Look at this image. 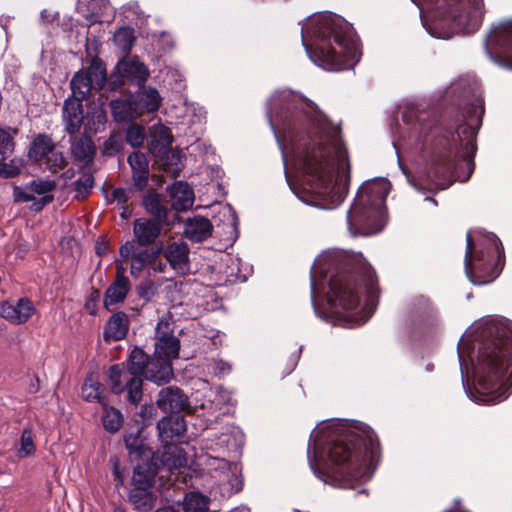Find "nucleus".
<instances>
[{
	"label": "nucleus",
	"mask_w": 512,
	"mask_h": 512,
	"mask_svg": "<svg viewBox=\"0 0 512 512\" xmlns=\"http://www.w3.org/2000/svg\"><path fill=\"white\" fill-rule=\"evenodd\" d=\"M267 118L286 164L287 156L304 188L300 199L314 207L334 209L348 193L349 161L339 126L311 101L290 90L275 92Z\"/></svg>",
	"instance_id": "f257e3e1"
},
{
	"label": "nucleus",
	"mask_w": 512,
	"mask_h": 512,
	"mask_svg": "<svg viewBox=\"0 0 512 512\" xmlns=\"http://www.w3.org/2000/svg\"><path fill=\"white\" fill-rule=\"evenodd\" d=\"M462 383L468 398L494 405L512 393V322L496 316L476 320L457 346Z\"/></svg>",
	"instance_id": "f03ea898"
},
{
	"label": "nucleus",
	"mask_w": 512,
	"mask_h": 512,
	"mask_svg": "<svg viewBox=\"0 0 512 512\" xmlns=\"http://www.w3.org/2000/svg\"><path fill=\"white\" fill-rule=\"evenodd\" d=\"M378 441L374 431L358 421L338 420L314 429L308 441L307 458L313 474L326 484L354 488L370 480L367 465Z\"/></svg>",
	"instance_id": "7ed1b4c3"
},
{
	"label": "nucleus",
	"mask_w": 512,
	"mask_h": 512,
	"mask_svg": "<svg viewBox=\"0 0 512 512\" xmlns=\"http://www.w3.org/2000/svg\"><path fill=\"white\" fill-rule=\"evenodd\" d=\"M484 108L480 99L468 104L463 111L464 124L454 132L441 134L435 144L425 179L422 183L409 182L418 191L436 192L448 188L454 181H467L474 169L476 136L482 124Z\"/></svg>",
	"instance_id": "20e7f679"
},
{
	"label": "nucleus",
	"mask_w": 512,
	"mask_h": 512,
	"mask_svg": "<svg viewBox=\"0 0 512 512\" xmlns=\"http://www.w3.org/2000/svg\"><path fill=\"white\" fill-rule=\"evenodd\" d=\"M301 39L310 60L324 70H347L359 60L353 27L331 12L310 18L301 28Z\"/></svg>",
	"instance_id": "39448f33"
},
{
	"label": "nucleus",
	"mask_w": 512,
	"mask_h": 512,
	"mask_svg": "<svg viewBox=\"0 0 512 512\" xmlns=\"http://www.w3.org/2000/svg\"><path fill=\"white\" fill-rule=\"evenodd\" d=\"M311 288H376L378 277L361 253L323 251L311 267Z\"/></svg>",
	"instance_id": "423d86ee"
},
{
	"label": "nucleus",
	"mask_w": 512,
	"mask_h": 512,
	"mask_svg": "<svg viewBox=\"0 0 512 512\" xmlns=\"http://www.w3.org/2000/svg\"><path fill=\"white\" fill-rule=\"evenodd\" d=\"M419 9L423 26L438 39L473 33L480 27L483 0H411Z\"/></svg>",
	"instance_id": "0eeeda50"
},
{
	"label": "nucleus",
	"mask_w": 512,
	"mask_h": 512,
	"mask_svg": "<svg viewBox=\"0 0 512 512\" xmlns=\"http://www.w3.org/2000/svg\"><path fill=\"white\" fill-rule=\"evenodd\" d=\"M378 290H311V302L320 318L346 317L355 326L365 324L378 305Z\"/></svg>",
	"instance_id": "6e6552de"
},
{
	"label": "nucleus",
	"mask_w": 512,
	"mask_h": 512,
	"mask_svg": "<svg viewBox=\"0 0 512 512\" xmlns=\"http://www.w3.org/2000/svg\"><path fill=\"white\" fill-rule=\"evenodd\" d=\"M464 256L465 273L473 285H486L496 279L504 266L503 246L492 232H467Z\"/></svg>",
	"instance_id": "1a4fd4ad"
},
{
	"label": "nucleus",
	"mask_w": 512,
	"mask_h": 512,
	"mask_svg": "<svg viewBox=\"0 0 512 512\" xmlns=\"http://www.w3.org/2000/svg\"><path fill=\"white\" fill-rule=\"evenodd\" d=\"M388 183L382 180L363 183L347 212V226L353 236L376 234L386 225L385 201Z\"/></svg>",
	"instance_id": "9d476101"
},
{
	"label": "nucleus",
	"mask_w": 512,
	"mask_h": 512,
	"mask_svg": "<svg viewBox=\"0 0 512 512\" xmlns=\"http://www.w3.org/2000/svg\"><path fill=\"white\" fill-rule=\"evenodd\" d=\"M150 360L142 349L135 347L130 353L127 367L112 365L108 373L112 392L116 395L126 392V400L137 406L142 400L143 376Z\"/></svg>",
	"instance_id": "9b49d317"
},
{
	"label": "nucleus",
	"mask_w": 512,
	"mask_h": 512,
	"mask_svg": "<svg viewBox=\"0 0 512 512\" xmlns=\"http://www.w3.org/2000/svg\"><path fill=\"white\" fill-rule=\"evenodd\" d=\"M120 258L117 260V278L109 288H127L128 278L125 277L126 266L130 267L132 276L140 272L154 259V252L144 249L135 241H127L119 249Z\"/></svg>",
	"instance_id": "f8f14e48"
},
{
	"label": "nucleus",
	"mask_w": 512,
	"mask_h": 512,
	"mask_svg": "<svg viewBox=\"0 0 512 512\" xmlns=\"http://www.w3.org/2000/svg\"><path fill=\"white\" fill-rule=\"evenodd\" d=\"M29 159L39 165H45L51 172H58L66 165L62 152L57 151L52 138L44 133L36 135L30 144Z\"/></svg>",
	"instance_id": "ddd939ff"
},
{
	"label": "nucleus",
	"mask_w": 512,
	"mask_h": 512,
	"mask_svg": "<svg viewBox=\"0 0 512 512\" xmlns=\"http://www.w3.org/2000/svg\"><path fill=\"white\" fill-rule=\"evenodd\" d=\"M487 46H491L498 57L488 51L489 57L498 65L512 70V19L499 24L487 37Z\"/></svg>",
	"instance_id": "4468645a"
},
{
	"label": "nucleus",
	"mask_w": 512,
	"mask_h": 512,
	"mask_svg": "<svg viewBox=\"0 0 512 512\" xmlns=\"http://www.w3.org/2000/svg\"><path fill=\"white\" fill-rule=\"evenodd\" d=\"M236 446V439L230 433H222L208 448L216 455L207 453L203 458V464L212 472L224 474L231 468L230 451Z\"/></svg>",
	"instance_id": "2eb2a0df"
},
{
	"label": "nucleus",
	"mask_w": 512,
	"mask_h": 512,
	"mask_svg": "<svg viewBox=\"0 0 512 512\" xmlns=\"http://www.w3.org/2000/svg\"><path fill=\"white\" fill-rule=\"evenodd\" d=\"M157 342L155 343V357L167 359L177 358L179 355L180 341L173 334L172 323L169 319L162 318L155 328Z\"/></svg>",
	"instance_id": "dca6fc26"
},
{
	"label": "nucleus",
	"mask_w": 512,
	"mask_h": 512,
	"mask_svg": "<svg viewBox=\"0 0 512 512\" xmlns=\"http://www.w3.org/2000/svg\"><path fill=\"white\" fill-rule=\"evenodd\" d=\"M35 312L33 302L26 297L0 302V317L13 325L26 323Z\"/></svg>",
	"instance_id": "f3484780"
},
{
	"label": "nucleus",
	"mask_w": 512,
	"mask_h": 512,
	"mask_svg": "<svg viewBox=\"0 0 512 512\" xmlns=\"http://www.w3.org/2000/svg\"><path fill=\"white\" fill-rule=\"evenodd\" d=\"M157 430L163 445H176L184 441L187 426L181 416H165L158 421Z\"/></svg>",
	"instance_id": "a211bd4d"
},
{
	"label": "nucleus",
	"mask_w": 512,
	"mask_h": 512,
	"mask_svg": "<svg viewBox=\"0 0 512 512\" xmlns=\"http://www.w3.org/2000/svg\"><path fill=\"white\" fill-rule=\"evenodd\" d=\"M156 402L159 409L165 413H179L190 408L187 395L176 386L162 388Z\"/></svg>",
	"instance_id": "6ab92c4d"
},
{
	"label": "nucleus",
	"mask_w": 512,
	"mask_h": 512,
	"mask_svg": "<svg viewBox=\"0 0 512 512\" xmlns=\"http://www.w3.org/2000/svg\"><path fill=\"white\" fill-rule=\"evenodd\" d=\"M164 256L170 267L177 273L183 275L190 269L189 247L184 241H174L167 245Z\"/></svg>",
	"instance_id": "aec40b11"
},
{
	"label": "nucleus",
	"mask_w": 512,
	"mask_h": 512,
	"mask_svg": "<svg viewBox=\"0 0 512 512\" xmlns=\"http://www.w3.org/2000/svg\"><path fill=\"white\" fill-rule=\"evenodd\" d=\"M70 150L74 161L81 163L84 167L89 166L94 159L96 147L92 138L83 134L79 137L71 136Z\"/></svg>",
	"instance_id": "412c9836"
},
{
	"label": "nucleus",
	"mask_w": 512,
	"mask_h": 512,
	"mask_svg": "<svg viewBox=\"0 0 512 512\" xmlns=\"http://www.w3.org/2000/svg\"><path fill=\"white\" fill-rule=\"evenodd\" d=\"M63 122L65 131L70 136H75L83 124V107L82 102L68 98L63 105Z\"/></svg>",
	"instance_id": "4be33fe9"
},
{
	"label": "nucleus",
	"mask_w": 512,
	"mask_h": 512,
	"mask_svg": "<svg viewBox=\"0 0 512 512\" xmlns=\"http://www.w3.org/2000/svg\"><path fill=\"white\" fill-rule=\"evenodd\" d=\"M171 205L176 211H186L193 206L194 191L183 181H177L168 187Z\"/></svg>",
	"instance_id": "5701e85b"
},
{
	"label": "nucleus",
	"mask_w": 512,
	"mask_h": 512,
	"mask_svg": "<svg viewBox=\"0 0 512 512\" xmlns=\"http://www.w3.org/2000/svg\"><path fill=\"white\" fill-rule=\"evenodd\" d=\"M128 164L132 171V179L138 190H143L149 179V164L144 153L133 152L128 156Z\"/></svg>",
	"instance_id": "b1692460"
},
{
	"label": "nucleus",
	"mask_w": 512,
	"mask_h": 512,
	"mask_svg": "<svg viewBox=\"0 0 512 512\" xmlns=\"http://www.w3.org/2000/svg\"><path fill=\"white\" fill-rule=\"evenodd\" d=\"M144 377L157 385L168 383L173 377L171 362L154 356L147 365Z\"/></svg>",
	"instance_id": "393cba45"
},
{
	"label": "nucleus",
	"mask_w": 512,
	"mask_h": 512,
	"mask_svg": "<svg viewBox=\"0 0 512 512\" xmlns=\"http://www.w3.org/2000/svg\"><path fill=\"white\" fill-rule=\"evenodd\" d=\"M53 196H42L36 198L35 192H33L30 183L25 185L13 187V200L16 203H28L31 202L30 209L35 212L41 211L47 204L52 202Z\"/></svg>",
	"instance_id": "a878e982"
},
{
	"label": "nucleus",
	"mask_w": 512,
	"mask_h": 512,
	"mask_svg": "<svg viewBox=\"0 0 512 512\" xmlns=\"http://www.w3.org/2000/svg\"><path fill=\"white\" fill-rule=\"evenodd\" d=\"M161 232V224L151 219L140 218L135 220L133 233L137 245L145 246L153 243Z\"/></svg>",
	"instance_id": "bb28decb"
},
{
	"label": "nucleus",
	"mask_w": 512,
	"mask_h": 512,
	"mask_svg": "<svg viewBox=\"0 0 512 512\" xmlns=\"http://www.w3.org/2000/svg\"><path fill=\"white\" fill-rule=\"evenodd\" d=\"M93 75L98 78V74L91 70L79 71L73 76L70 83L72 90L71 99L82 102L87 98L93 88Z\"/></svg>",
	"instance_id": "cd10ccee"
},
{
	"label": "nucleus",
	"mask_w": 512,
	"mask_h": 512,
	"mask_svg": "<svg viewBox=\"0 0 512 512\" xmlns=\"http://www.w3.org/2000/svg\"><path fill=\"white\" fill-rule=\"evenodd\" d=\"M212 229V224L207 218L195 216L185 223L184 234L192 241L201 242L211 235Z\"/></svg>",
	"instance_id": "c85d7f7f"
},
{
	"label": "nucleus",
	"mask_w": 512,
	"mask_h": 512,
	"mask_svg": "<svg viewBox=\"0 0 512 512\" xmlns=\"http://www.w3.org/2000/svg\"><path fill=\"white\" fill-rule=\"evenodd\" d=\"M128 329V316L124 312H117L108 320L103 335L106 340L119 341L125 338Z\"/></svg>",
	"instance_id": "c756f323"
},
{
	"label": "nucleus",
	"mask_w": 512,
	"mask_h": 512,
	"mask_svg": "<svg viewBox=\"0 0 512 512\" xmlns=\"http://www.w3.org/2000/svg\"><path fill=\"white\" fill-rule=\"evenodd\" d=\"M110 109L114 120L118 123H128L137 116L136 102L128 98L115 99L110 102Z\"/></svg>",
	"instance_id": "7c9ffc66"
},
{
	"label": "nucleus",
	"mask_w": 512,
	"mask_h": 512,
	"mask_svg": "<svg viewBox=\"0 0 512 512\" xmlns=\"http://www.w3.org/2000/svg\"><path fill=\"white\" fill-rule=\"evenodd\" d=\"M137 109L141 112H156L162 103V98L157 89L152 87H143L136 98Z\"/></svg>",
	"instance_id": "2f4dec72"
},
{
	"label": "nucleus",
	"mask_w": 512,
	"mask_h": 512,
	"mask_svg": "<svg viewBox=\"0 0 512 512\" xmlns=\"http://www.w3.org/2000/svg\"><path fill=\"white\" fill-rule=\"evenodd\" d=\"M159 459L161 464L168 470L184 467L187 463L184 449L174 444L163 445V451Z\"/></svg>",
	"instance_id": "473e14b6"
},
{
	"label": "nucleus",
	"mask_w": 512,
	"mask_h": 512,
	"mask_svg": "<svg viewBox=\"0 0 512 512\" xmlns=\"http://www.w3.org/2000/svg\"><path fill=\"white\" fill-rule=\"evenodd\" d=\"M122 69L127 77H129L132 81L137 82L139 85H143L149 77V71L147 67L137 57L129 58L123 61Z\"/></svg>",
	"instance_id": "72a5a7b5"
},
{
	"label": "nucleus",
	"mask_w": 512,
	"mask_h": 512,
	"mask_svg": "<svg viewBox=\"0 0 512 512\" xmlns=\"http://www.w3.org/2000/svg\"><path fill=\"white\" fill-rule=\"evenodd\" d=\"M104 391V386L94 379L92 375L88 376L82 385V397L88 402H98L101 405L107 403L102 395Z\"/></svg>",
	"instance_id": "f704fd0d"
},
{
	"label": "nucleus",
	"mask_w": 512,
	"mask_h": 512,
	"mask_svg": "<svg viewBox=\"0 0 512 512\" xmlns=\"http://www.w3.org/2000/svg\"><path fill=\"white\" fill-rule=\"evenodd\" d=\"M209 505V497L199 492H191L184 498L183 508L185 512H208Z\"/></svg>",
	"instance_id": "c9c22d12"
},
{
	"label": "nucleus",
	"mask_w": 512,
	"mask_h": 512,
	"mask_svg": "<svg viewBox=\"0 0 512 512\" xmlns=\"http://www.w3.org/2000/svg\"><path fill=\"white\" fill-rule=\"evenodd\" d=\"M103 406L102 413V424L104 428L111 433L118 431L122 425V414L119 410L114 407H110L105 403Z\"/></svg>",
	"instance_id": "e433bc0d"
},
{
	"label": "nucleus",
	"mask_w": 512,
	"mask_h": 512,
	"mask_svg": "<svg viewBox=\"0 0 512 512\" xmlns=\"http://www.w3.org/2000/svg\"><path fill=\"white\" fill-rule=\"evenodd\" d=\"M109 6L108 0H78L77 9L85 16L100 15L106 11Z\"/></svg>",
	"instance_id": "4c0bfd02"
},
{
	"label": "nucleus",
	"mask_w": 512,
	"mask_h": 512,
	"mask_svg": "<svg viewBox=\"0 0 512 512\" xmlns=\"http://www.w3.org/2000/svg\"><path fill=\"white\" fill-rule=\"evenodd\" d=\"M146 210L152 214L158 222L166 219L167 209L163 204L161 197L157 194L149 195L144 199Z\"/></svg>",
	"instance_id": "58836bf2"
},
{
	"label": "nucleus",
	"mask_w": 512,
	"mask_h": 512,
	"mask_svg": "<svg viewBox=\"0 0 512 512\" xmlns=\"http://www.w3.org/2000/svg\"><path fill=\"white\" fill-rule=\"evenodd\" d=\"M158 136V139L151 140L150 149L152 151L166 149L171 146L173 142V136L170 130L165 126H160L154 131L153 137Z\"/></svg>",
	"instance_id": "ea45409f"
},
{
	"label": "nucleus",
	"mask_w": 512,
	"mask_h": 512,
	"mask_svg": "<svg viewBox=\"0 0 512 512\" xmlns=\"http://www.w3.org/2000/svg\"><path fill=\"white\" fill-rule=\"evenodd\" d=\"M226 264L231 263V266H228L223 273L226 275V284L234 285L237 283H243L246 280V276L239 272L237 264L235 263V259L230 255H226L225 259H222Z\"/></svg>",
	"instance_id": "a19ab883"
},
{
	"label": "nucleus",
	"mask_w": 512,
	"mask_h": 512,
	"mask_svg": "<svg viewBox=\"0 0 512 512\" xmlns=\"http://www.w3.org/2000/svg\"><path fill=\"white\" fill-rule=\"evenodd\" d=\"M113 40L122 51H128L134 42V32L129 27H121L114 33Z\"/></svg>",
	"instance_id": "79ce46f5"
},
{
	"label": "nucleus",
	"mask_w": 512,
	"mask_h": 512,
	"mask_svg": "<svg viewBox=\"0 0 512 512\" xmlns=\"http://www.w3.org/2000/svg\"><path fill=\"white\" fill-rule=\"evenodd\" d=\"M129 498L138 510L146 511L151 508V495L146 488H134Z\"/></svg>",
	"instance_id": "37998d69"
},
{
	"label": "nucleus",
	"mask_w": 512,
	"mask_h": 512,
	"mask_svg": "<svg viewBox=\"0 0 512 512\" xmlns=\"http://www.w3.org/2000/svg\"><path fill=\"white\" fill-rule=\"evenodd\" d=\"M94 184V178L91 173H83L74 183L73 187L76 191V198L86 197Z\"/></svg>",
	"instance_id": "c03bdc74"
},
{
	"label": "nucleus",
	"mask_w": 512,
	"mask_h": 512,
	"mask_svg": "<svg viewBox=\"0 0 512 512\" xmlns=\"http://www.w3.org/2000/svg\"><path fill=\"white\" fill-rule=\"evenodd\" d=\"M35 452V445L32 438V432L29 429H24L21 438L19 448L17 449V455L20 458L30 456Z\"/></svg>",
	"instance_id": "a18cd8bd"
},
{
	"label": "nucleus",
	"mask_w": 512,
	"mask_h": 512,
	"mask_svg": "<svg viewBox=\"0 0 512 512\" xmlns=\"http://www.w3.org/2000/svg\"><path fill=\"white\" fill-rule=\"evenodd\" d=\"M14 151V138L11 129H0V156L7 159Z\"/></svg>",
	"instance_id": "49530a36"
},
{
	"label": "nucleus",
	"mask_w": 512,
	"mask_h": 512,
	"mask_svg": "<svg viewBox=\"0 0 512 512\" xmlns=\"http://www.w3.org/2000/svg\"><path fill=\"white\" fill-rule=\"evenodd\" d=\"M145 140V129L143 126L132 124L128 127L126 141L134 148L140 147Z\"/></svg>",
	"instance_id": "de8ad7c7"
},
{
	"label": "nucleus",
	"mask_w": 512,
	"mask_h": 512,
	"mask_svg": "<svg viewBox=\"0 0 512 512\" xmlns=\"http://www.w3.org/2000/svg\"><path fill=\"white\" fill-rule=\"evenodd\" d=\"M33 192L36 195L42 196H51L49 193L52 192L56 188L55 180L50 179H35L29 182Z\"/></svg>",
	"instance_id": "09e8293b"
},
{
	"label": "nucleus",
	"mask_w": 512,
	"mask_h": 512,
	"mask_svg": "<svg viewBox=\"0 0 512 512\" xmlns=\"http://www.w3.org/2000/svg\"><path fill=\"white\" fill-rule=\"evenodd\" d=\"M152 476L147 473L143 466L137 465L134 468L132 481L135 484V488H148L151 485Z\"/></svg>",
	"instance_id": "8fccbe9b"
},
{
	"label": "nucleus",
	"mask_w": 512,
	"mask_h": 512,
	"mask_svg": "<svg viewBox=\"0 0 512 512\" xmlns=\"http://www.w3.org/2000/svg\"><path fill=\"white\" fill-rule=\"evenodd\" d=\"M128 290H106L105 298L103 300L104 307L107 310H112L113 306L122 302Z\"/></svg>",
	"instance_id": "3c124183"
},
{
	"label": "nucleus",
	"mask_w": 512,
	"mask_h": 512,
	"mask_svg": "<svg viewBox=\"0 0 512 512\" xmlns=\"http://www.w3.org/2000/svg\"><path fill=\"white\" fill-rule=\"evenodd\" d=\"M20 173V167L11 161L10 163L0 162V177L13 178Z\"/></svg>",
	"instance_id": "603ef678"
},
{
	"label": "nucleus",
	"mask_w": 512,
	"mask_h": 512,
	"mask_svg": "<svg viewBox=\"0 0 512 512\" xmlns=\"http://www.w3.org/2000/svg\"><path fill=\"white\" fill-rule=\"evenodd\" d=\"M122 9L125 17L129 20L141 19L143 14L137 2H129Z\"/></svg>",
	"instance_id": "864d4df0"
},
{
	"label": "nucleus",
	"mask_w": 512,
	"mask_h": 512,
	"mask_svg": "<svg viewBox=\"0 0 512 512\" xmlns=\"http://www.w3.org/2000/svg\"><path fill=\"white\" fill-rule=\"evenodd\" d=\"M100 290H92L90 295L87 297L85 308L90 315L96 314L97 303L100 300Z\"/></svg>",
	"instance_id": "5fc2aeb1"
},
{
	"label": "nucleus",
	"mask_w": 512,
	"mask_h": 512,
	"mask_svg": "<svg viewBox=\"0 0 512 512\" xmlns=\"http://www.w3.org/2000/svg\"><path fill=\"white\" fill-rule=\"evenodd\" d=\"M232 370V366L230 363L224 360H215L214 361V373L218 376H223Z\"/></svg>",
	"instance_id": "6e6d98bb"
},
{
	"label": "nucleus",
	"mask_w": 512,
	"mask_h": 512,
	"mask_svg": "<svg viewBox=\"0 0 512 512\" xmlns=\"http://www.w3.org/2000/svg\"><path fill=\"white\" fill-rule=\"evenodd\" d=\"M112 197H113V200H115L119 204H121L123 208H124V205L126 204V202L128 201V198H129L127 190L124 189V188H116V189H114L113 192H112Z\"/></svg>",
	"instance_id": "4d7b16f0"
},
{
	"label": "nucleus",
	"mask_w": 512,
	"mask_h": 512,
	"mask_svg": "<svg viewBox=\"0 0 512 512\" xmlns=\"http://www.w3.org/2000/svg\"><path fill=\"white\" fill-rule=\"evenodd\" d=\"M167 269V264L161 261L152 262L149 264L148 273L150 276L156 277L157 273H163Z\"/></svg>",
	"instance_id": "13d9d810"
},
{
	"label": "nucleus",
	"mask_w": 512,
	"mask_h": 512,
	"mask_svg": "<svg viewBox=\"0 0 512 512\" xmlns=\"http://www.w3.org/2000/svg\"><path fill=\"white\" fill-rule=\"evenodd\" d=\"M124 441H125L126 448L129 450L130 454L138 451L139 445H138V437L137 436H133V435L126 436Z\"/></svg>",
	"instance_id": "bf43d9fd"
},
{
	"label": "nucleus",
	"mask_w": 512,
	"mask_h": 512,
	"mask_svg": "<svg viewBox=\"0 0 512 512\" xmlns=\"http://www.w3.org/2000/svg\"><path fill=\"white\" fill-rule=\"evenodd\" d=\"M228 211L231 215V223L229 224V229L231 230V233L234 234V236L231 238V240H235L237 238V217L235 215V212L232 210V208L229 206Z\"/></svg>",
	"instance_id": "052dcab7"
},
{
	"label": "nucleus",
	"mask_w": 512,
	"mask_h": 512,
	"mask_svg": "<svg viewBox=\"0 0 512 512\" xmlns=\"http://www.w3.org/2000/svg\"><path fill=\"white\" fill-rule=\"evenodd\" d=\"M56 14L51 13L47 9H43L40 13V18L45 23H52L55 20Z\"/></svg>",
	"instance_id": "680f3d73"
},
{
	"label": "nucleus",
	"mask_w": 512,
	"mask_h": 512,
	"mask_svg": "<svg viewBox=\"0 0 512 512\" xmlns=\"http://www.w3.org/2000/svg\"><path fill=\"white\" fill-rule=\"evenodd\" d=\"M38 390H39V379H38V377H33L31 379L29 391L31 393H36Z\"/></svg>",
	"instance_id": "e2e57ef3"
},
{
	"label": "nucleus",
	"mask_w": 512,
	"mask_h": 512,
	"mask_svg": "<svg viewBox=\"0 0 512 512\" xmlns=\"http://www.w3.org/2000/svg\"><path fill=\"white\" fill-rule=\"evenodd\" d=\"M96 118L99 124H104L106 122V114L103 110H98L95 112Z\"/></svg>",
	"instance_id": "0e129e2a"
},
{
	"label": "nucleus",
	"mask_w": 512,
	"mask_h": 512,
	"mask_svg": "<svg viewBox=\"0 0 512 512\" xmlns=\"http://www.w3.org/2000/svg\"><path fill=\"white\" fill-rule=\"evenodd\" d=\"M105 80H106V74H105V72L101 71L99 73V79H97V86L99 89H101L104 86Z\"/></svg>",
	"instance_id": "69168bd1"
},
{
	"label": "nucleus",
	"mask_w": 512,
	"mask_h": 512,
	"mask_svg": "<svg viewBox=\"0 0 512 512\" xmlns=\"http://www.w3.org/2000/svg\"><path fill=\"white\" fill-rule=\"evenodd\" d=\"M230 512H250V508L248 506L241 505V506L235 507Z\"/></svg>",
	"instance_id": "338daca9"
},
{
	"label": "nucleus",
	"mask_w": 512,
	"mask_h": 512,
	"mask_svg": "<svg viewBox=\"0 0 512 512\" xmlns=\"http://www.w3.org/2000/svg\"><path fill=\"white\" fill-rule=\"evenodd\" d=\"M155 512H176L172 507H161L158 508Z\"/></svg>",
	"instance_id": "774afa93"
}]
</instances>
